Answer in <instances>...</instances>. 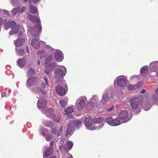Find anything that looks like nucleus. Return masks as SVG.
<instances>
[{
  "label": "nucleus",
  "mask_w": 158,
  "mask_h": 158,
  "mask_svg": "<svg viewBox=\"0 0 158 158\" xmlns=\"http://www.w3.org/2000/svg\"><path fill=\"white\" fill-rule=\"evenodd\" d=\"M27 18L31 21L35 23H40V19L36 16L31 15L28 13L27 14Z\"/></svg>",
  "instance_id": "obj_18"
},
{
  "label": "nucleus",
  "mask_w": 158,
  "mask_h": 158,
  "mask_svg": "<svg viewBox=\"0 0 158 158\" xmlns=\"http://www.w3.org/2000/svg\"><path fill=\"white\" fill-rule=\"evenodd\" d=\"M25 2H27L28 3H30L31 2L30 0H23Z\"/></svg>",
  "instance_id": "obj_52"
},
{
  "label": "nucleus",
  "mask_w": 158,
  "mask_h": 158,
  "mask_svg": "<svg viewBox=\"0 0 158 158\" xmlns=\"http://www.w3.org/2000/svg\"><path fill=\"white\" fill-rule=\"evenodd\" d=\"M43 124L45 126L51 127L53 126V123L50 121L45 120L43 122Z\"/></svg>",
  "instance_id": "obj_34"
},
{
  "label": "nucleus",
  "mask_w": 158,
  "mask_h": 158,
  "mask_svg": "<svg viewBox=\"0 0 158 158\" xmlns=\"http://www.w3.org/2000/svg\"><path fill=\"white\" fill-rule=\"evenodd\" d=\"M0 11L1 12L4 14L5 15H9V12L5 10L2 9H0Z\"/></svg>",
  "instance_id": "obj_42"
},
{
  "label": "nucleus",
  "mask_w": 158,
  "mask_h": 158,
  "mask_svg": "<svg viewBox=\"0 0 158 158\" xmlns=\"http://www.w3.org/2000/svg\"><path fill=\"white\" fill-rule=\"evenodd\" d=\"M117 82V85L121 87H124L126 85V82L124 77H119L114 81V83Z\"/></svg>",
  "instance_id": "obj_13"
},
{
  "label": "nucleus",
  "mask_w": 158,
  "mask_h": 158,
  "mask_svg": "<svg viewBox=\"0 0 158 158\" xmlns=\"http://www.w3.org/2000/svg\"><path fill=\"white\" fill-rule=\"evenodd\" d=\"M150 108V106H148V107L147 109H146L145 108H144V109L145 111H148L149 109Z\"/></svg>",
  "instance_id": "obj_50"
},
{
  "label": "nucleus",
  "mask_w": 158,
  "mask_h": 158,
  "mask_svg": "<svg viewBox=\"0 0 158 158\" xmlns=\"http://www.w3.org/2000/svg\"><path fill=\"white\" fill-rule=\"evenodd\" d=\"M156 72V75H157L158 76V72Z\"/></svg>",
  "instance_id": "obj_59"
},
{
  "label": "nucleus",
  "mask_w": 158,
  "mask_h": 158,
  "mask_svg": "<svg viewBox=\"0 0 158 158\" xmlns=\"http://www.w3.org/2000/svg\"><path fill=\"white\" fill-rule=\"evenodd\" d=\"M55 59L59 62L61 61L63 59V53L60 50H56L55 52Z\"/></svg>",
  "instance_id": "obj_15"
},
{
  "label": "nucleus",
  "mask_w": 158,
  "mask_h": 158,
  "mask_svg": "<svg viewBox=\"0 0 158 158\" xmlns=\"http://www.w3.org/2000/svg\"><path fill=\"white\" fill-rule=\"evenodd\" d=\"M52 60L53 56L52 55H49L46 57L44 63L45 64H47L45 66L46 69L44 71V72L49 76L51 75V73L53 69L56 66V64L55 63H49Z\"/></svg>",
  "instance_id": "obj_2"
},
{
  "label": "nucleus",
  "mask_w": 158,
  "mask_h": 158,
  "mask_svg": "<svg viewBox=\"0 0 158 158\" xmlns=\"http://www.w3.org/2000/svg\"><path fill=\"white\" fill-rule=\"evenodd\" d=\"M84 123L88 129L91 131L95 130V128L93 127V125L92 124V119L91 117H86L85 119Z\"/></svg>",
  "instance_id": "obj_11"
},
{
  "label": "nucleus",
  "mask_w": 158,
  "mask_h": 158,
  "mask_svg": "<svg viewBox=\"0 0 158 158\" xmlns=\"http://www.w3.org/2000/svg\"><path fill=\"white\" fill-rule=\"evenodd\" d=\"M29 10L33 14H35L38 11L37 9L35 6L31 5L29 6Z\"/></svg>",
  "instance_id": "obj_31"
},
{
  "label": "nucleus",
  "mask_w": 158,
  "mask_h": 158,
  "mask_svg": "<svg viewBox=\"0 0 158 158\" xmlns=\"http://www.w3.org/2000/svg\"><path fill=\"white\" fill-rule=\"evenodd\" d=\"M21 8L18 7L12 9L11 11V14L12 16H14L18 12H19Z\"/></svg>",
  "instance_id": "obj_33"
},
{
  "label": "nucleus",
  "mask_w": 158,
  "mask_h": 158,
  "mask_svg": "<svg viewBox=\"0 0 158 158\" xmlns=\"http://www.w3.org/2000/svg\"><path fill=\"white\" fill-rule=\"evenodd\" d=\"M143 100V97L141 95L139 96L138 97L133 96L131 97L129 101L131 107L133 110H136L138 109L140 105V102Z\"/></svg>",
  "instance_id": "obj_5"
},
{
  "label": "nucleus",
  "mask_w": 158,
  "mask_h": 158,
  "mask_svg": "<svg viewBox=\"0 0 158 158\" xmlns=\"http://www.w3.org/2000/svg\"><path fill=\"white\" fill-rule=\"evenodd\" d=\"M6 94H2V97H5L6 96Z\"/></svg>",
  "instance_id": "obj_53"
},
{
  "label": "nucleus",
  "mask_w": 158,
  "mask_h": 158,
  "mask_svg": "<svg viewBox=\"0 0 158 158\" xmlns=\"http://www.w3.org/2000/svg\"><path fill=\"white\" fill-rule=\"evenodd\" d=\"M26 63V61L24 59H21L17 60V64L20 68H22L25 66Z\"/></svg>",
  "instance_id": "obj_27"
},
{
  "label": "nucleus",
  "mask_w": 158,
  "mask_h": 158,
  "mask_svg": "<svg viewBox=\"0 0 158 158\" xmlns=\"http://www.w3.org/2000/svg\"><path fill=\"white\" fill-rule=\"evenodd\" d=\"M53 151L52 150V147H50L49 148L47 149L46 152H45L44 154H43L44 158H45V157H48L51 155L53 153Z\"/></svg>",
  "instance_id": "obj_29"
},
{
  "label": "nucleus",
  "mask_w": 158,
  "mask_h": 158,
  "mask_svg": "<svg viewBox=\"0 0 158 158\" xmlns=\"http://www.w3.org/2000/svg\"><path fill=\"white\" fill-rule=\"evenodd\" d=\"M26 50L27 52L29 54L30 53V50L29 47L28 46H27L26 47Z\"/></svg>",
  "instance_id": "obj_49"
},
{
  "label": "nucleus",
  "mask_w": 158,
  "mask_h": 158,
  "mask_svg": "<svg viewBox=\"0 0 158 158\" xmlns=\"http://www.w3.org/2000/svg\"><path fill=\"white\" fill-rule=\"evenodd\" d=\"M151 71H155L158 70V61H155L150 64Z\"/></svg>",
  "instance_id": "obj_22"
},
{
  "label": "nucleus",
  "mask_w": 158,
  "mask_h": 158,
  "mask_svg": "<svg viewBox=\"0 0 158 158\" xmlns=\"http://www.w3.org/2000/svg\"><path fill=\"white\" fill-rule=\"evenodd\" d=\"M68 102V99L66 98L64 100H61L60 102V106L63 108L65 107Z\"/></svg>",
  "instance_id": "obj_32"
},
{
  "label": "nucleus",
  "mask_w": 158,
  "mask_h": 158,
  "mask_svg": "<svg viewBox=\"0 0 158 158\" xmlns=\"http://www.w3.org/2000/svg\"><path fill=\"white\" fill-rule=\"evenodd\" d=\"M74 111V110L71 107H67L64 109L65 113L64 114V116L66 118L68 117L69 118H71L73 116L70 114L72 113Z\"/></svg>",
  "instance_id": "obj_16"
},
{
  "label": "nucleus",
  "mask_w": 158,
  "mask_h": 158,
  "mask_svg": "<svg viewBox=\"0 0 158 158\" xmlns=\"http://www.w3.org/2000/svg\"><path fill=\"white\" fill-rule=\"evenodd\" d=\"M52 118L54 120L55 122H58L60 120V119L59 117L56 115L55 114H54V116H53L52 117Z\"/></svg>",
  "instance_id": "obj_43"
},
{
  "label": "nucleus",
  "mask_w": 158,
  "mask_h": 158,
  "mask_svg": "<svg viewBox=\"0 0 158 158\" xmlns=\"http://www.w3.org/2000/svg\"><path fill=\"white\" fill-rule=\"evenodd\" d=\"M105 120L108 124L112 126H117L122 123L118 117L114 119L112 117H108L106 118Z\"/></svg>",
  "instance_id": "obj_7"
},
{
  "label": "nucleus",
  "mask_w": 158,
  "mask_h": 158,
  "mask_svg": "<svg viewBox=\"0 0 158 158\" xmlns=\"http://www.w3.org/2000/svg\"><path fill=\"white\" fill-rule=\"evenodd\" d=\"M114 109V106H113L112 107H110L109 109L107 110V112H110L112 111Z\"/></svg>",
  "instance_id": "obj_45"
},
{
  "label": "nucleus",
  "mask_w": 158,
  "mask_h": 158,
  "mask_svg": "<svg viewBox=\"0 0 158 158\" xmlns=\"http://www.w3.org/2000/svg\"><path fill=\"white\" fill-rule=\"evenodd\" d=\"M119 117L122 123H126L129 121L131 118L128 115L127 110H122L119 114Z\"/></svg>",
  "instance_id": "obj_9"
},
{
  "label": "nucleus",
  "mask_w": 158,
  "mask_h": 158,
  "mask_svg": "<svg viewBox=\"0 0 158 158\" xmlns=\"http://www.w3.org/2000/svg\"><path fill=\"white\" fill-rule=\"evenodd\" d=\"M56 89L57 93L60 95H63L66 93V90L65 89L60 85H57Z\"/></svg>",
  "instance_id": "obj_20"
},
{
  "label": "nucleus",
  "mask_w": 158,
  "mask_h": 158,
  "mask_svg": "<svg viewBox=\"0 0 158 158\" xmlns=\"http://www.w3.org/2000/svg\"><path fill=\"white\" fill-rule=\"evenodd\" d=\"M94 123L99 124L100 126H103L104 125L103 119L102 117L95 118L94 119Z\"/></svg>",
  "instance_id": "obj_25"
},
{
  "label": "nucleus",
  "mask_w": 158,
  "mask_h": 158,
  "mask_svg": "<svg viewBox=\"0 0 158 158\" xmlns=\"http://www.w3.org/2000/svg\"><path fill=\"white\" fill-rule=\"evenodd\" d=\"M119 96L118 95V94H111L110 95V98L111 99H115L116 97H118Z\"/></svg>",
  "instance_id": "obj_41"
},
{
  "label": "nucleus",
  "mask_w": 158,
  "mask_h": 158,
  "mask_svg": "<svg viewBox=\"0 0 158 158\" xmlns=\"http://www.w3.org/2000/svg\"><path fill=\"white\" fill-rule=\"evenodd\" d=\"M148 66H144L140 69V72L142 75L144 77L148 73Z\"/></svg>",
  "instance_id": "obj_23"
},
{
  "label": "nucleus",
  "mask_w": 158,
  "mask_h": 158,
  "mask_svg": "<svg viewBox=\"0 0 158 158\" xmlns=\"http://www.w3.org/2000/svg\"><path fill=\"white\" fill-rule=\"evenodd\" d=\"M53 112V109L52 108H50L47 111L46 110V109L45 112L43 113L46 115L47 116L52 118L55 114Z\"/></svg>",
  "instance_id": "obj_28"
},
{
  "label": "nucleus",
  "mask_w": 158,
  "mask_h": 158,
  "mask_svg": "<svg viewBox=\"0 0 158 158\" xmlns=\"http://www.w3.org/2000/svg\"><path fill=\"white\" fill-rule=\"evenodd\" d=\"M93 127L94 128L95 130L96 129H99L101 128L103 126H100L99 124L94 123Z\"/></svg>",
  "instance_id": "obj_40"
},
{
  "label": "nucleus",
  "mask_w": 158,
  "mask_h": 158,
  "mask_svg": "<svg viewBox=\"0 0 158 158\" xmlns=\"http://www.w3.org/2000/svg\"><path fill=\"white\" fill-rule=\"evenodd\" d=\"M25 7L24 6H23L22 9L21 8L20 10L19 11V12H22L24 11L25 10Z\"/></svg>",
  "instance_id": "obj_47"
},
{
  "label": "nucleus",
  "mask_w": 158,
  "mask_h": 158,
  "mask_svg": "<svg viewBox=\"0 0 158 158\" xmlns=\"http://www.w3.org/2000/svg\"><path fill=\"white\" fill-rule=\"evenodd\" d=\"M38 56L39 57L40 59H43L45 56L46 55V53L45 52L44 50H41L40 51L39 53Z\"/></svg>",
  "instance_id": "obj_36"
},
{
  "label": "nucleus",
  "mask_w": 158,
  "mask_h": 158,
  "mask_svg": "<svg viewBox=\"0 0 158 158\" xmlns=\"http://www.w3.org/2000/svg\"><path fill=\"white\" fill-rule=\"evenodd\" d=\"M27 73L30 76L33 75L35 74V71L32 68H30L28 70Z\"/></svg>",
  "instance_id": "obj_39"
},
{
  "label": "nucleus",
  "mask_w": 158,
  "mask_h": 158,
  "mask_svg": "<svg viewBox=\"0 0 158 158\" xmlns=\"http://www.w3.org/2000/svg\"><path fill=\"white\" fill-rule=\"evenodd\" d=\"M109 99L108 95L106 92H105L102 95V98L100 101V103L102 105L105 106L107 104V102L109 101Z\"/></svg>",
  "instance_id": "obj_17"
},
{
  "label": "nucleus",
  "mask_w": 158,
  "mask_h": 158,
  "mask_svg": "<svg viewBox=\"0 0 158 158\" xmlns=\"http://www.w3.org/2000/svg\"><path fill=\"white\" fill-rule=\"evenodd\" d=\"M42 81V82L41 85V89L36 86L34 87L32 90L35 93H38L42 95V96L40 94V96H37V98H39L37 103V106L38 108L41 110L43 113H44L46 110L47 101L42 98L47 93L49 89H51V88L47 78L44 77Z\"/></svg>",
  "instance_id": "obj_1"
},
{
  "label": "nucleus",
  "mask_w": 158,
  "mask_h": 158,
  "mask_svg": "<svg viewBox=\"0 0 158 158\" xmlns=\"http://www.w3.org/2000/svg\"><path fill=\"white\" fill-rule=\"evenodd\" d=\"M16 25L15 22L12 20L7 21L4 24V28L5 30H7L9 28L12 27Z\"/></svg>",
  "instance_id": "obj_19"
},
{
  "label": "nucleus",
  "mask_w": 158,
  "mask_h": 158,
  "mask_svg": "<svg viewBox=\"0 0 158 158\" xmlns=\"http://www.w3.org/2000/svg\"><path fill=\"white\" fill-rule=\"evenodd\" d=\"M57 130L56 128H54L52 129V132L53 134H56L57 133Z\"/></svg>",
  "instance_id": "obj_44"
},
{
  "label": "nucleus",
  "mask_w": 158,
  "mask_h": 158,
  "mask_svg": "<svg viewBox=\"0 0 158 158\" xmlns=\"http://www.w3.org/2000/svg\"><path fill=\"white\" fill-rule=\"evenodd\" d=\"M25 40L23 38H18L16 40L14 41V43L16 46H21L23 44Z\"/></svg>",
  "instance_id": "obj_26"
},
{
  "label": "nucleus",
  "mask_w": 158,
  "mask_h": 158,
  "mask_svg": "<svg viewBox=\"0 0 158 158\" xmlns=\"http://www.w3.org/2000/svg\"><path fill=\"white\" fill-rule=\"evenodd\" d=\"M38 81L36 77H30L27 80L26 85L28 88L35 85Z\"/></svg>",
  "instance_id": "obj_12"
},
{
  "label": "nucleus",
  "mask_w": 158,
  "mask_h": 158,
  "mask_svg": "<svg viewBox=\"0 0 158 158\" xmlns=\"http://www.w3.org/2000/svg\"><path fill=\"white\" fill-rule=\"evenodd\" d=\"M33 2L35 3H36L40 0H32Z\"/></svg>",
  "instance_id": "obj_51"
},
{
  "label": "nucleus",
  "mask_w": 158,
  "mask_h": 158,
  "mask_svg": "<svg viewBox=\"0 0 158 158\" xmlns=\"http://www.w3.org/2000/svg\"><path fill=\"white\" fill-rule=\"evenodd\" d=\"M156 93L158 95V88L156 90Z\"/></svg>",
  "instance_id": "obj_55"
},
{
  "label": "nucleus",
  "mask_w": 158,
  "mask_h": 158,
  "mask_svg": "<svg viewBox=\"0 0 158 158\" xmlns=\"http://www.w3.org/2000/svg\"><path fill=\"white\" fill-rule=\"evenodd\" d=\"M128 87L129 89L132 90L139 88L140 87V85L138 84L136 85H128Z\"/></svg>",
  "instance_id": "obj_35"
},
{
  "label": "nucleus",
  "mask_w": 158,
  "mask_h": 158,
  "mask_svg": "<svg viewBox=\"0 0 158 158\" xmlns=\"http://www.w3.org/2000/svg\"><path fill=\"white\" fill-rule=\"evenodd\" d=\"M50 145H52L53 144V142L52 141L50 143Z\"/></svg>",
  "instance_id": "obj_56"
},
{
  "label": "nucleus",
  "mask_w": 158,
  "mask_h": 158,
  "mask_svg": "<svg viewBox=\"0 0 158 158\" xmlns=\"http://www.w3.org/2000/svg\"><path fill=\"white\" fill-rule=\"evenodd\" d=\"M53 137V136L50 134L47 133L45 137L46 140L48 141H50Z\"/></svg>",
  "instance_id": "obj_38"
},
{
  "label": "nucleus",
  "mask_w": 158,
  "mask_h": 158,
  "mask_svg": "<svg viewBox=\"0 0 158 158\" xmlns=\"http://www.w3.org/2000/svg\"><path fill=\"white\" fill-rule=\"evenodd\" d=\"M16 50L17 51V54L19 56H22L24 55V52L22 49H20L18 50V48H16Z\"/></svg>",
  "instance_id": "obj_37"
},
{
  "label": "nucleus",
  "mask_w": 158,
  "mask_h": 158,
  "mask_svg": "<svg viewBox=\"0 0 158 158\" xmlns=\"http://www.w3.org/2000/svg\"><path fill=\"white\" fill-rule=\"evenodd\" d=\"M62 128V127H61L60 130L59 131V132L57 134L58 136L60 135L62 133V131H61Z\"/></svg>",
  "instance_id": "obj_48"
},
{
  "label": "nucleus",
  "mask_w": 158,
  "mask_h": 158,
  "mask_svg": "<svg viewBox=\"0 0 158 158\" xmlns=\"http://www.w3.org/2000/svg\"><path fill=\"white\" fill-rule=\"evenodd\" d=\"M39 132L40 135L44 137L48 133V131L47 128L44 127H41L39 128Z\"/></svg>",
  "instance_id": "obj_24"
},
{
  "label": "nucleus",
  "mask_w": 158,
  "mask_h": 158,
  "mask_svg": "<svg viewBox=\"0 0 158 158\" xmlns=\"http://www.w3.org/2000/svg\"><path fill=\"white\" fill-rule=\"evenodd\" d=\"M67 123L66 135L67 136H70L73 132V127L79 125L81 124V121L76 120H70Z\"/></svg>",
  "instance_id": "obj_3"
},
{
  "label": "nucleus",
  "mask_w": 158,
  "mask_h": 158,
  "mask_svg": "<svg viewBox=\"0 0 158 158\" xmlns=\"http://www.w3.org/2000/svg\"><path fill=\"white\" fill-rule=\"evenodd\" d=\"M22 32H20V33H19V36H21L22 35Z\"/></svg>",
  "instance_id": "obj_57"
},
{
  "label": "nucleus",
  "mask_w": 158,
  "mask_h": 158,
  "mask_svg": "<svg viewBox=\"0 0 158 158\" xmlns=\"http://www.w3.org/2000/svg\"><path fill=\"white\" fill-rule=\"evenodd\" d=\"M40 64V62L39 61H37V64L38 65H39Z\"/></svg>",
  "instance_id": "obj_58"
},
{
  "label": "nucleus",
  "mask_w": 158,
  "mask_h": 158,
  "mask_svg": "<svg viewBox=\"0 0 158 158\" xmlns=\"http://www.w3.org/2000/svg\"><path fill=\"white\" fill-rule=\"evenodd\" d=\"M145 91L146 90L145 89H143L142 90L141 93H143L145 92Z\"/></svg>",
  "instance_id": "obj_54"
},
{
  "label": "nucleus",
  "mask_w": 158,
  "mask_h": 158,
  "mask_svg": "<svg viewBox=\"0 0 158 158\" xmlns=\"http://www.w3.org/2000/svg\"><path fill=\"white\" fill-rule=\"evenodd\" d=\"M66 158H73L72 155L69 153H67L66 155Z\"/></svg>",
  "instance_id": "obj_46"
},
{
  "label": "nucleus",
  "mask_w": 158,
  "mask_h": 158,
  "mask_svg": "<svg viewBox=\"0 0 158 158\" xmlns=\"http://www.w3.org/2000/svg\"><path fill=\"white\" fill-rule=\"evenodd\" d=\"M87 100L86 97H80L77 100V103H78L77 106V110H81L84 107L85 104L87 102Z\"/></svg>",
  "instance_id": "obj_10"
},
{
  "label": "nucleus",
  "mask_w": 158,
  "mask_h": 158,
  "mask_svg": "<svg viewBox=\"0 0 158 158\" xmlns=\"http://www.w3.org/2000/svg\"><path fill=\"white\" fill-rule=\"evenodd\" d=\"M99 103V99L97 95H94L90 99L89 102L86 105L87 108L90 110L97 109L101 106Z\"/></svg>",
  "instance_id": "obj_4"
},
{
  "label": "nucleus",
  "mask_w": 158,
  "mask_h": 158,
  "mask_svg": "<svg viewBox=\"0 0 158 158\" xmlns=\"http://www.w3.org/2000/svg\"><path fill=\"white\" fill-rule=\"evenodd\" d=\"M59 67L61 69L56 68L54 71L55 77L57 80L60 79L64 77L65 75L66 71V68L63 66L60 65Z\"/></svg>",
  "instance_id": "obj_6"
},
{
  "label": "nucleus",
  "mask_w": 158,
  "mask_h": 158,
  "mask_svg": "<svg viewBox=\"0 0 158 158\" xmlns=\"http://www.w3.org/2000/svg\"><path fill=\"white\" fill-rule=\"evenodd\" d=\"M73 145V143L71 141H68L66 143L65 147L62 145L60 146V148L62 150H64L65 152H67L71 149Z\"/></svg>",
  "instance_id": "obj_14"
},
{
  "label": "nucleus",
  "mask_w": 158,
  "mask_h": 158,
  "mask_svg": "<svg viewBox=\"0 0 158 158\" xmlns=\"http://www.w3.org/2000/svg\"><path fill=\"white\" fill-rule=\"evenodd\" d=\"M20 28V26L19 25H16L14 28L12 29V31H10L9 32L10 35H13V34H16L19 30Z\"/></svg>",
  "instance_id": "obj_30"
},
{
  "label": "nucleus",
  "mask_w": 158,
  "mask_h": 158,
  "mask_svg": "<svg viewBox=\"0 0 158 158\" xmlns=\"http://www.w3.org/2000/svg\"><path fill=\"white\" fill-rule=\"evenodd\" d=\"M31 44L32 47L35 49L38 48L40 45L39 41L35 38L32 39Z\"/></svg>",
  "instance_id": "obj_21"
},
{
  "label": "nucleus",
  "mask_w": 158,
  "mask_h": 158,
  "mask_svg": "<svg viewBox=\"0 0 158 158\" xmlns=\"http://www.w3.org/2000/svg\"><path fill=\"white\" fill-rule=\"evenodd\" d=\"M41 30V26L40 25H35L33 27L29 28L28 32L33 36H36L39 34Z\"/></svg>",
  "instance_id": "obj_8"
}]
</instances>
